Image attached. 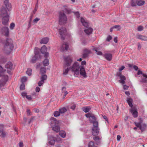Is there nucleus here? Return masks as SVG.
<instances>
[{
  "instance_id": "412c9836",
  "label": "nucleus",
  "mask_w": 147,
  "mask_h": 147,
  "mask_svg": "<svg viewBox=\"0 0 147 147\" xmlns=\"http://www.w3.org/2000/svg\"><path fill=\"white\" fill-rule=\"evenodd\" d=\"M63 74L64 75H66L67 74L69 70L71 69L70 67L63 66Z\"/></svg>"
},
{
  "instance_id": "5fc2aeb1",
  "label": "nucleus",
  "mask_w": 147,
  "mask_h": 147,
  "mask_svg": "<svg viewBox=\"0 0 147 147\" xmlns=\"http://www.w3.org/2000/svg\"><path fill=\"white\" fill-rule=\"evenodd\" d=\"M74 14L76 15V17L77 18H79L80 17V14L78 12H74Z\"/></svg>"
},
{
  "instance_id": "6ab92c4d",
  "label": "nucleus",
  "mask_w": 147,
  "mask_h": 147,
  "mask_svg": "<svg viewBox=\"0 0 147 147\" xmlns=\"http://www.w3.org/2000/svg\"><path fill=\"white\" fill-rule=\"evenodd\" d=\"M4 3L6 8L8 9V11H9V10L11 8V4L9 3L8 1L7 0H5Z\"/></svg>"
},
{
  "instance_id": "1a4fd4ad",
  "label": "nucleus",
  "mask_w": 147,
  "mask_h": 147,
  "mask_svg": "<svg viewBox=\"0 0 147 147\" xmlns=\"http://www.w3.org/2000/svg\"><path fill=\"white\" fill-rule=\"evenodd\" d=\"M142 121L141 120L140 121L138 122H135V125L138 127L139 128V129L141 130L142 131H143L145 129L146 125L145 124L141 125Z\"/></svg>"
},
{
  "instance_id": "09e8293b",
  "label": "nucleus",
  "mask_w": 147,
  "mask_h": 147,
  "mask_svg": "<svg viewBox=\"0 0 147 147\" xmlns=\"http://www.w3.org/2000/svg\"><path fill=\"white\" fill-rule=\"evenodd\" d=\"M94 50L96 51L97 55H102V53L101 51H97L96 49L95 48H94Z\"/></svg>"
},
{
  "instance_id": "4c0bfd02",
  "label": "nucleus",
  "mask_w": 147,
  "mask_h": 147,
  "mask_svg": "<svg viewBox=\"0 0 147 147\" xmlns=\"http://www.w3.org/2000/svg\"><path fill=\"white\" fill-rule=\"evenodd\" d=\"M138 1V0H131V5L132 6H134L136 5Z\"/></svg>"
},
{
  "instance_id": "bf43d9fd",
  "label": "nucleus",
  "mask_w": 147,
  "mask_h": 147,
  "mask_svg": "<svg viewBox=\"0 0 147 147\" xmlns=\"http://www.w3.org/2000/svg\"><path fill=\"white\" fill-rule=\"evenodd\" d=\"M88 54H89L88 53H86L84 52L83 53V57L84 58L86 57H88Z\"/></svg>"
},
{
  "instance_id": "4468645a",
  "label": "nucleus",
  "mask_w": 147,
  "mask_h": 147,
  "mask_svg": "<svg viewBox=\"0 0 147 147\" xmlns=\"http://www.w3.org/2000/svg\"><path fill=\"white\" fill-rule=\"evenodd\" d=\"M1 32L6 37H8L9 34V28L6 27H4L1 30Z\"/></svg>"
},
{
  "instance_id": "c03bdc74",
  "label": "nucleus",
  "mask_w": 147,
  "mask_h": 147,
  "mask_svg": "<svg viewBox=\"0 0 147 147\" xmlns=\"http://www.w3.org/2000/svg\"><path fill=\"white\" fill-rule=\"evenodd\" d=\"M27 78L26 77L24 76L22 77L21 79V82L22 83H24L27 81Z\"/></svg>"
},
{
  "instance_id": "680f3d73",
  "label": "nucleus",
  "mask_w": 147,
  "mask_h": 147,
  "mask_svg": "<svg viewBox=\"0 0 147 147\" xmlns=\"http://www.w3.org/2000/svg\"><path fill=\"white\" fill-rule=\"evenodd\" d=\"M26 112L27 113V114L28 116L30 114L31 112H30V110L29 109H27Z\"/></svg>"
},
{
  "instance_id": "ddd939ff",
  "label": "nucleus",
  "mask_w": 147,
  "mask_h": 147,
  "mask_svg": "<svg viewBox=\"0 0 147 147\" xmlns=\"http://www.w3.org/2000/svg\"><path fill=\"white\" fill-rule=\"evenodd\" d=\"M3 18L2 20V24L4 25H8L9 16V15H6V16H2Z\"/></svg>"
},
{
  "instance_id": "de8ad7c7",
  "label": "nucleus",
  "mask_w": 147,
  "mask_h": 147,
  "mask_svg": "<svg viewBox=\"0 0 147 147\" xmlns=\"http://www.w3.org/2000/svg\"><path fill=\"white\" fill-rule=\"evenodd\" d=\"M113 27L114 29H117V31L121 29L120 26L119 25H115L113 26Z\"/></svg>"
},
{
  "instance_id": "c85d7f7f",
  "label": "nucleus",
  "mask_w": 147,
  "mask_h": 147,
  "mask_svg": "<svg viewBox=\"0 0 147 147\" xmlns=\"http://www.w3.org/2000/svg\"><path fill=\"white\" fill-rule=\"evenodd\" d=\"M59 134L61 137L63 138H65L66 135V134L63 131H59Z\"/></svg>"
},
{
  "instance_id": "2f4dec72",
  "label": "nucleus",
  "mask_w": 147,
  "mask_h": 147,
  "mask_svg": "<svg viewBox=\"0 0 147 147\" xmlns=\"http://www.w3.org/2000/svg\"><path fill=\"white\" fill-rule=\"evenodd\" d=\"M34 53L35 55L39 56V49L38 48L36 47L34 49Z\"/></svg>"
},
{
  "instance_id": "f257e3e1",
  "label": "nucleus",
  "mask_w": 147,
  "mask_h": 147,
  "mask_svg": "<svg viewBox=\"0 0 147 147\" xmlns=\"http://www.w3.org/2000/svg\"><path fill=\"white\" fill-rule=\"evenodd\" d=\"M70 69L74 76H78L80 74L84 78L87 77L86 72L84 67L80 65L78 62H75L72 66L70 67Z\"/></svg>"
},
{
  "instance_id": "72a5a7b5",
  "label": "nucleus",
  "mask_w": 147,
  "mask_h": 147,
  "mask_svg": "<svg viewBox=\"0 0 147 147\" xmlns=\"http://www.w3.org/2000/svg\"><path fill=\"white\" fill-rule=\"evenodd\" d=\"M49 64V60L47 59H45L43 61V65L44 66H46Z\"/></svg>"
},
{
  "instance_id": "dca6fc26",
  "label": "nucleus",
  "mask_w": 147,
  "mask_h": 147,
  "mask_svg": "<svg viewBox=\"0 0 147 147\" xmlns=\"http://www.w3.org/2000/svg\"><path fill=\"white\" fill-rule=\"evenodd\" d=\"M69 47L68 43L65 42L62 44L61 47V50L63 51L67 50L68 49Z\"/></svg>"
},
{
  "instance_id": "7ed1b4c3",
  "label": "nucleus",
  "mask_w": 147,
  "mask_h": 147,
  "mask_svg": "<svg viewBox=\"0 0 147 147\" xmlns=\"http://www.w3.org/2000/svg\"><path fill=\"white\" fill-rule=\"evenodd\" d=\"M133 100L129 98V106L131 107L130 111L134 117H137L138 116V112L137 111L136 105L132 104Z\"/></svg>"
},
{
  "instance_id": "2eb2a0df",
  "label": "nucleus",
  "mask_w": 147,
  "mask_h": 147,
  "mask_svg": "<svg viewBox=\"0 0 147 147\" xmlns=\"http://www.w3.org/2000/svg\"><path fill=\"white\" fill-rule=\"evenodd\" d=\"M6 73L9 74H10L11 73V71L10 70L9 71L8 70H5L4 71L2 67L1 66H0V76L3 77L4 75H7L6 74Z\"/></svg>"
},
{
  "instance_id": "5701e85b",
  "label": "nucleus",
  "mask_w": 147,
  "mask_h": 147,
  "mask_svg": "<svg viewBox=\"0 0 147 147\" xmlns=\"http://www.w3.org/2000/svg\"><path fill=\"white\" fill-rule=\"evenodd\" d=\"M137 38L141 40H142L147 41V37L141 35H138L137 36Z\"/></svg>"
},
{
  "instance_id": "a211bd4d",
  "label": "nucleus",
  "mask_w": 147,
  "mask_h": 147,
  "mask_svg": "<svg viewBox=\"0 0 147 147\" xmlns=\"http://www.w3.org/2000/svg\"><path fill=\"white\" fill-rule=\"evenodd\" d=\"M105 58L108 61H111L112 59V55L111 53H106L104 54Z\"/></svg>"
},
{
  "instance_id": "ea45409f",
  "label": "nucleus",
  "mask_w": 147,
  "mask_h": 147,
  "mask_svg": "<svg viewBox=\"0 0 147 147\" xmlns=\"http://www.w3.org/2000/svg\"><path fill=\"white\" fill-rule=\"evenodd\" d=\"M47 78V76L46 75H42L40 78V80H42L45 81V80Z\"/></svg>"
},
{
  "instance_id": "c9c22d12",
  "label": "nucleus",
  "mask_w": 147,
  "mask_h": 147,
  "mask_svg": "<svg viewBox=\"0 0 147 147\" xmlns=\"http://www.w3.org/2000/svg\"><path fill=\"white\" fill-rule=\"evenodd\" d=\"M38 56L34 55V56H33L31 62V63H34L36 61V60L38 58Z\"/></svg>"
},
{
  "instance_id": "f3484780",
  "label": "nucleus",
  "mask_w": 147,
  "mask_h": 147,
  "mask_svg": "<svg viewBox=\"0 0 147 147\" xmlns=\"http://www.w3.org/2000/svg\"><path fill=\"white\" fill-rule=\"evenodd\" d=\"M0 14L1 16H6V15H9L6 9L4 7L2 8L0 11Z\"/></svg>"
},
{
  "instance_id": "bb28decb",
  "label": "nucleus",
  "mask_w": 147,
  "mask_h": 147,
  "mask_svg": "<svg viewBox=\"0 0 147 147\" xmlns=\"http://www.w3.org/2000/svg\"><path fill=\"white\" fill-rule=\"evenodd\" d=\"M55 142V140L54 137H51L49 142V144L51 145H54Z\"/></svg>"
},
{
  "instance_id": "13d9d810",
  "label": "nucleus",
  "mask_w": 147,
  "mask_h": 147,
  "mask_svg": "<svg viewBox=\"0 0 147 147\" xmlns=\"http://www.w3.org/2000/svg\"><path fill=\"white\" fill-rule=\"evenodd\" d=\"M21 95L23 97H26L27 95V93L25 92H23L21 93Z\"/></svg>"
},
{
  "instance_id": "423d86ee",
  "label": "nucleus",
  "mask_w": 147,
  "mask_h": 147,
  "mask_svg": "<svg viewBox=\"0 0 147 147\" xmlns=\"http://www.w3.org/2000/svg\"><path fill=\"white\" fill-rule=\"evenodd\" d=\"M13 46L12 40H7L5 46V49H8L9 51H11L13 48Z\"/></svg>"
},
{
  "instance_id": "49530a36",
  "label": "nucleus",
  "mask_w": 147,
  "mask_h": 147,
  "mask_svg": "<svg viewBox=\"0 0 147 147\" xmlns=\"http://www.w3.org/2000/svg\"><path fill=\"white\" fill-rule=\"evenodd\" d=\"M84 52L90 54L91 53L90 50H88L87 49H85L84 50Z\"/></svg>"
},
{
  "instance_id": "37998d69",
  "label": "nucleus",
  "mask_w": 147,
  "mask_h": 147,
  "mask_svg": "<svg viewBox=\"0 0 147 147\" xmlns=\"http://www.w3.org/2000/svg\"><path fill=\"white\" fill-rule=\"evenodd\" d=\"M93 123V127L98 128V123L97 121H94L92 122Z\"/></svg>"
},
{
  "instance_id": "338daca9",
  "label": "nucleus",
  "mask_w": 147,
  "mask_h": 147,
  "mask_svg": "<svg viewBox=\"0 0 147 147\" xmlns=\"http://www.w3.org/2000/svg\"><path fill=\"white\" fill-rule=\"evenodd\" d=\"M40 88L38 87H37L35 89V90L37 92H39L40 90Z\"/></svg>"
},
{
  "instance_id": "0e129e2a",
  "label": "nucleus",
  "mask_w": 147,
  "mask_h": 147,
  "mask_svg": "<svg viewBox=\"0 0 147 147\" xmlns=\"http://www.w3.org/2000/svg\"><path fill=\"white\" fill-rule=\"evenodd\" d=\"M123 86V89L125 90H128V86H127L125 85H124Z\"/></svg>"
},
{
  "instance_id": "58836bf2",
  "label": "nucleus",
  "mask_w": 147,
  "mask_h": 147,
  "mask_svg": "<svg viewBox=\"0 0 147 147\" xmlns=\"http://www.w3.org/2000/svg\"><path fill=\"white\" fill-rule=\"evenodd\" d=\"M88 146V147H97L94 145V142L92 141L89 142Z\"/></svg>"
},
{
  "instance_id": "8fccbe9b",
  "label": "nucleus",
  "mask_w": 147,
  "mask_h": 147,
  "mask_svg": "<svg viewBox=\"0 0 147 147\" xmlns=\"http://www.w3.org/2000/svg\"><path fill=\"white\" fill-rule=\"evenodd\" d=\"M45 82L43 80H41L38 83V85L39 86H42Z\"/></svg>"
},
{
  "instance_id": "393cba45",
  "label": "nucleus",
  "mask_w": 147,
  "mask_h": 147,
  "mask_svg": "<svg viewBox=\"0 0 147 147\" xmlns=\"http://www.w3.org/2000/svg\"><path fill=\"white\" fill-rule=\"evenodd\" d=\"M143 77L141 80V82L144 83L147 82V75L145 74H143Z\"/></svg>"
},
{
  "instance_id": "79ce46f5",
  "label": "nucleus",
  "mask_w": 147,
  "mask_h": 147,
  "mask_svg": "<svg viewBox=\"0 0 147 147\" xmlns=\"http://www.w3.org/2000/svg\"><path fill=\"white\" fill-rule=\"evenodd\" d=\"M32 71L31 69L28 68L26 72V74L29 76H30L32 74Z\"/></svg>"
},
{
  "instance_id": "e2e57ef3",
  "label": "nucleus",
  "mask_w": 147,
  "mask_h": 147,
  "mask_svg": "<svg viewBox=\"0 0 147 147\" xmlns=\"http://www.w3.org/2000/svg\"><path fill=\"white\" fill-rule=\"evenodd\" d=\"M40 19L38 18H36L33 20V22H34L36 23Z\"/></svg>"
},
{
  "instance_id": "a878e982",
  "label": "nucleus",
  "mask_w": 147,
  "mask_h": 147,
  "mask_svg": "<svg viewBox=\"0 0 147 147\" xmlns=\"http://www.w3.org/2000/svg\"><path fill=\"white\" fill-rule=\"evenodd\" d=\"M13 64L12 63L10 62H8L5 65V67L6 68L9 69H12Z\"/></svg>"
},
{
  "instance_id": "3c124183",
  "label": "nucleus",
  "mask_w": 147,
  "mask_h": 147,
  "mask_svg": "<svg viewBox=\"0 0 147 147\" xmlns=\"http://www.w3.org/2000/svg\"><path fill=\"white\" fill-rule=\"evenodd\" d=\"M143 27L141 26H139L138 28V31H140L143 30Z\"/></svg>"
},
{
  "instance_id": "6e6552de",
  "label": "nucleus",
  "mask_w": 147,
  "mask_h": 147,
  "mask_svg": "<svg viewBox=\"0 0 147 147\" xmlns=\"http://www.w3.org/2000/svg\"><path fill=\"white\" fill-rule=\"evenodd\" d=\"M59 34L61 36V39L64 40L66 33V28L65 27H62L59 29Z\"/></svg>"
},
{
  "instance_id": "aec40b11",
  "label": "nucleus",
  "mask_w": 147,
  "mask_h": 147,
  "mask_svg": "<svg viewBox=\"0 0 147 147\" xmlns=\"http://www.w3.org/2000/svg\"><path fill=\"white\" fill-rule=\"evenodd\" d=\"M99 133V130L98 128L93 127L92 130V134L94 136L97 135Z\"/></svg>"
},
{
  "instance_id": "a18cd8bd",
  "label": "nucleus",
  "mask_w": 147,
  "mask_h": 147,
  "mask_svg": "<svg viewBox=\"0 0 147 147\" xmlns=\"http://www.w3.org/2000/svg\"><path fill=\"white\" fill-rule=\"evenodd\" d=\"M25 86L24 83H22L20 86V90H23L25 89Z\"/></svg>"
},
{
  "instance_id": "4d7b16f0",
  "label": "nucleus",
  "mask_w": 147,
  "mask_h": 147,
  "mask_svg": "<svg viewBox=\"0 0 147 147\" xmlns=\"http://www.w3.org/2000/svg\"><path fill=\"white\" fill-rule=\"evenodd\" d=\"M93 139L95 141H97L100 139V138L98 136H95L93 138Z\"/></svg>"
},
{
  "instance_id": "774afa93",
  "label": "nucleus",
  "mask_w": 147,
  "mask_h": 147,
  "mask_svg": "<svg viewBox=\"0 0 147 147\" xmlns=\"http://www.w3.org/2000/svg\"><path fill=\"white\" fill-rule=\"evenodd\" d=\"M120 138H121V136L119 135H117V140L118 141H119L120 140Z\"/></svg>"
},
{
  "instance_id": "b1692460",
  "label": "nucleus",
  "mask_w": 147,
  "mask_h": 147,
  "mask_svg": "<svg viewBox=\"0 0 147 147\" xmlns=\"http://www.w3.org/2000/svg\"><path fill=\"white\" fill-rule=\"evenodd\" d=\"M63 11L64 12L67 14L70 13L71 12V11L69 9H68L67 6L66 5L64 6L63 8Z\"/></svg>"
},
{
  "instance_id": "a19ab883",
  "label": "nucleus",
  "mask_w": 147,
  "mask_h": 147,
  "mask_svg": "<svg viewBox=\"0 0 147 147\" xmlns=\"http://www.w3.org/2000/svg\"><path fill=\"white\" fill-rule=\"evenodd\" d=\"M60 113L59 111H55L54 112V115L55 117H57L59 116L60 115Z\"/></svg>"
},
{
  "instance_id": "f704fd0d",
  "label": "nucleus",
  "mask_w": 147,
  "mask_h": 147,
  "mask_svg": "<svg viewBox=\"0 0 147 147\" xmlns=\"http://www.w3.org/2000/svg\"><path fill=\"white\" fill-rule=\"evenodd\" d=\"M46 72V69L44 67H41L40 68V73L41 74H42L45 73Z\"/></svg>"
},
{
  "instance_id": "0eeeda50",
  "label": "nucleus",
  "mask_w": 147,
  "mask_h": 147,
  "mask_svg": "<svg viewBox=\"0 0 147 147\" xmlns=\"http://www.w3.org/2000/svg\"><path fill=\"white\" fill-rule=\"evenodd\" d=\"M3 76V77H1L2 79L0 80V89L4 86L8 80V76L7 75Z\"/></svg>"
},
{
  "instance_id": "c756f323",
  "label": "nucleus",
  "mask_w": 147,
  "mask_h": 147,
  "mask_svg": "<svg viewBox=\"0 0 147 147\" xmlns=\"http://www.w3.org/2000/svg\"><path fill=\"white\" fill-rule=\"evenodd\" d=\"M47 51V48L45 45L43 46L41 48V52L42 53H45Z\"/></svg>"
},
{
  "instance_id": "e433bc0d",
  "label": "nucleus",
  "mask_w": 147,
  "mask_h": 147,
  "mask_svg": "<svg viewBox=\"0 0 147 147\" xmlns=\"http://www.w3.org/2000/svg\"><path fill=\"white\" fill-rule=\"evenodd\" d=\"M59 111L60 114H62L66 112L67 111V110L65 108L63 107L59 109Z\"/></svg>"
},
{
  "instance_id": "69168bd1",
  "label": "nucleus",
  "mask_w": 147,
  "mask_h": 147,
  "mask_svg": "<svg viewBox=\"0 0 147 147\" xmlns=\"http://www.w3.org/2000/svg\"><path fill=\"white\" fill-rule=\"evenodd\" d=\"M38 6H37V5H36L34 9V13H35V12L38 9Z\"/></svg>"
},
{
  "instance_id": "cd10ccee",
  "label": "nucleus",
  "mask_w": 147,
  "mask_h": 147,
  "mask_svg": "<svg viewBox=\"0 0 147 147\" xmlns=\"http://www.w3.org/2000/svg\"><path fill=\"white\" fill-rule=\"evenodd\" d=\"M145 3V1L143 0H140L137 3V5L139 6H141L143 5Z\"/></svg>"
},
{
  "instance_id": "603ef678",
  "label": "nucleus",
  "mask_w": 147,
  "mask_h": 147,
  "mask_svg": "<svg viewBox=\"0 0 147 147\" xmlns=\"http://www.w3.org/2000/svg\"><path fill=\"white\" fill-rule=\"evenodd\" d=\"M15 26V24L14 23H12L11 24L10 26V28L11 29H13Z\"/></svg>"
},
{
  "instance_id": "20e7f679",
  "label": "nucleus",
  "mask_w": 147,
  "mask_h": 147,
  "mask_svg": "<svg viewBox=\"0 0 147 147\" xmlns=\"http://www.w3.org/2000/svg\"><path fill=\"white\" fill-rule=\"evenodd\" d=\"M64 61L63 66L69 67L71 64L73 60L70 56L64 57L63 58Z\"/></svg>"
},
{
  "instance_id": "f8f14e48",
  "label": "nucleus",
  "mask_w": 147,
  "mask_h": 147,
  "mask_svg": "<svg viewBox=\"0 0 147 147\" xmlns=\"http://www.w3.org/2000/svg\"><path fill=\"white\" fill-rule=\"evenodd\" d=\"M51 119L54 120L55 121H52L51 123L53 124H54L55 123V125L52 126V129L53 131L56 132H58L60 130V127L58 125H56L57 123L58 122L56 121H55L56 119L54 118H52Z\"/></svg>"
},
{
  "instance_id": "473e14b6",
  "label": "nucleus",
  "mask_w": 147,
  "mask_h": 147,
  "mask_svg": "<svg viewBox=\"0 0 147 147\" xmlns=\"http://www.w3.org/2000/svg\"><path fill=\"white\" fill-rule=\"evenodd\" d=\"M82 109L84 111L85 113H87L89 111L91 108L89 107H83Z\"/></svg>"
},
{
  "instance_id": "9b49d317",
  "label": "nucleus",
  "mask_w": 147,
  "mask_h": 147,
  "mask_svg": "<svg viewBox=\"0 0 147 147\" xmlns=\"http://www.w3.org/2000/svg\"><path fill=\"white\" fill-rule=\"evenodd\" d=\"M85 115L87 118H89V120L90 123H92L96 120V118L93 114L91 113H88L86 114Z\"/></svg>"
},
{
  "instance_id": "052dcab7",
  "label": "nucleus",
  "mask_w": 147,
  "mask_h": 147,
  "mask_svg": "<svg viewBox=\"0 0 147 147\" xmlns=\"http://www.w3.org/2000/svg\"><path fill=\"white\" fill-rule=\"evenodd\" d=\"M112 39V37L111 36H109L107 38V40L109 41Z\"/></svg>"
},
{
  "instance_id": "6e6d98bb",
  "label": "nucleus",
  "mask_w": 147,
  "mask_h": 147,
  "mask_svg": "<svg viewBox=\"0 0 147 147\" xmlns=\"http://www.w3.org/2000/svg\"><path fill=\"white\" fill-rule=\"evenodd\" d=\"M26 98L28 99V100H31L32 99V97L30 95H27L26 96Z\"/></svg>"
},
{
  "instance_id": "f03ea898",
  "label": "nucleus",
  "mask_w": 147,
  "mask_h": 147,
  "mask_svg": "<svg viewBox=\"0 0 147 147\" xmlns=\"http://www.w3.org/2000/svg\"><path fill=\"white\" fill-rule=\"evenodd\" d=\"M81 22L83 25L87 28L84 30L85 32L87 35H90L91 34L93 31V29L91 28H87L88 26V22L83 18H81Z\"/></svg>"
},
{
  "instance_id": "7c9ffc66",
  "label": "nucleus",
  "mask_w": 147,
  "mask_h": 147,
  "mask_svg": "<svg viewBox=\"0 0 147 147\" xmlns=\"http://www.w3.org/2000/svg\"><path fill=\"white\" fill-rule=\"evenodd\" d=\"M6 136V133L3 129L0 130V136L4 138Z\"/></svg>"
},
{
  "instance_id": "9d476101",
  "label": "nucleus",
  "mask_w": 147,
  "mask_h": 147,
  "mask_svg": "<svg viewBox=\"0 0 147 147\" xmlns=\"http://www.w3.org/2000/svg\"><path fill=\"white\" fill-rule=\"evenodd\" d=\"M117 76L119 77L120 80H119V83L122 84H124L125 83V81L126 80V78L125 77L121 74V73L120 72H118L117 74Z\"/></svg>"
},
{
  "instance_id": "4be33fe9",
  "label": "nucleus",
  "mask_w": 147,
  "mask_h": 147,
  "mask_svg": "<svg viewBox=\"0 0 147 147\" xmlns=\"http://www.w3.org/2000/svg\"><path fill=\"white\" fill-rule=\"evenodd\" d=\"M49 39L47 37H45L41 39L40 41V43L41 44H46L48 42Z\"/></svg>"
},
{
  "instance_id": "39448f33",
  "label": "nucleus",
  "mask_w": 147,
  "mask_h": 147,
  "mask_svg": "<svg viewBox=\"0 0 147 147\" xmlns=\"http://www.w3.org/2000/svg\"><path fill=\"white\" fill-rule=\"evenodd\" d=\"M59 18V22L60 25H63L66 23L67 18L66 15L64 13H60Z\"/></svg>"
},
{
  "instance_id": "864d4df0",
  "label": "nucleus",
  "mask_w": 147,
  "mask_h": 147,
  "mask_svg": "<svg viewBox=\"0 0 147 147\" xmlns=\"http://www.w3.org/2000/svg\"><path fill=\"white\" fill-rule=\"evenodd\" d=\"M56 139V142H60L61 141V139L59 137H57Z\"/></svg>"
}]
</instances>
